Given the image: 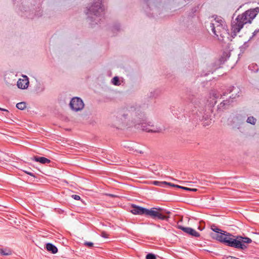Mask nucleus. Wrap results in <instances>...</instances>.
I'll return each instance as SVG.
<instances>
[{
	"instance_id": "f257e3e1",
	"label": "nucleus",
	"mask_w": 259,
	"mask_h": 259,
	"mask_svg": "<svg viewBox=\"0 0 259 259\" xmlns=\"http://www.w3.org/2000/svg\"><path fill=\"white\" fill-rule=\"evenodd\" d=\"M212 238L227 246L242 250L247 248L246 244L252 242V240L248 237L233 236L226 231H224L221 234H215L212 236Z\"/></svg>"
},
{
	"instance_id": "f03ea898",
	"label": "nucleus",
	"mask_w": 259,
	"mask_h": 259,
	"mask_svg": "<svg viewBox=\"0 0 259 259\" xmlns=\"http://www.w3.org/2000/svg\"><path fill=\"white\" fill-rule=\"evenodd\" d=\"M259 12V8L246 11L239 15L232 23V30L234 33L239 32L244 24L250 23Z\"/></svg>"
},
{
	"instance_id": "7ed1b4c3",
	"label": "nucleus",
	"mask_w": 259,
	"mask_h": 259,
	"mask_svg": "<svg viewBox=\"0 0 259 259\" xmlns=\"http://www.w3.org/2000/svg\"><path fill=\"white\" fill-rule=\"evenodd\" d=\"M211 30L213 33L218 36L222 35V32L226 30V24L223 20L220 17L214 19V22L211 25Z\"/></svg>"
},
{
	"instance_id": "20e7f679",
	"label": "nucleus",
	"mask_w": 259,
	"mask_h": 259,
	"mask_svg": "<svg viewBox=\"0 0 259 259\" xmlns=\"http://www.w3.org/2000/svg\"><path fill=\"white\" fill-rule=\"evenodd\" d=\"M162 210L161 208L153 207L150 209L146 208L145 215L150 216L153 218H156L163 220L166 219L167 217L161 213V211Z\"/></svg>"
},
{
	"instance_id": "39448f33",
	"label": "nucleus",
	"mask_w": 259,
	"mask_h": 259,
	"mask_svg": "<svg viewBox=\"0 0 259 259\" xmlns=\"http://www.w3.org/2000/svg\"><path fill=\"white\" fill-rule=\"evenodd\" d=\"M142 128L143 131L149 133H160L162 128L157 125H154L151 123H141Z\"/></svg>"
},
{
	"instance_id": "423d86ee",
	"label": "nucleus",
	"mask_w": 259,
	"mask_h": 259,
	"mask_svg": "<svg viewBox=\"0 0 259 259\" xmlns=\"http://www.w3.org/2000/svg\"><path fill=\"white\" fill-rule=\"evenodd\" d=\"M70 106L73 110L75 111H78L82 110L83 108L84 104L80 98L75 97L72 98L70 101Z\"/></svg>"
},
{
	"instance_id": "0eeeda50",
	"label": "nucleus",
	"mask_w": 259,
	"mask_h": 259,
	"mask_svg": "<svg viewBox=\"0 0 259 259\" xmlns=\"http://www.w3.org/2000/svg\"><path fill=\"white\" fill-rule=\"evenodd\" d=\"M23 78H20L17 81V87L21 89H27L29 84L28 78L26 75H23Z\"/></svg>"
},
{
	"instance_id": "6e6552de",
	"label": "nucleus",
	"mask_w": 259,
	"mask_h": 259,
	"mask_svg": "<svg viewBox=\"0 0 259 259\" xmlns=\"http://www.w3.org/2000/svg\"><path fill=\"white\" fill-rule=\"evenodd\" d=\"M146 208L138 206L136 205H132L131 212L134 214H145Z\"/></svg>"
},
{
	"instance_id": "1a4fd4ad",
	"label": "nucleus",
	"mask_w": 259,
	"mask_h": 259,
	"mask_svg": "<svg viewBox=\"0 0 259 259\" xmlns=\"http://www.w3.org/2000/svg\"><path fill=\"white\" fill-rule=\"evenodd\" d=\"M180 228L184 232L194 237H199V233L193 229L189 227H180Z\"/></svg>"
},
{
	"instance_id": "9d476101",
	"label": "nucleus",
	"mask_w": 259,
	"mask_h": 259,
	"mask_svg": "<svg viewBox=\"0 0 259 259\" xmlns=\"http://www.w3.org/2000/svg\"><path fill=\"white\" fill-rule=\"evenodd\" d=\"M33 159L42 164L49 163L51 162L50 160L44 157H34Z\"/></svg>"
},
{
	"instance_id": "9b49d317",
	"label": "nucleus",
	"mask_w": 259,
	"mask_h": 259,
	"mask_svg": "<svg viewBox=\"0 0 259 259\" xmlns=\"http://www.w3.org/2000/svg\"><path fill=\"white\" fill-rule=\"evenodd\" d=\"M46 248L48 251H51L53 253H56L58 251L57 248L51 243H47Z\"/></svg>"
},
{
	"instance_id": "f8f14e48",
	"label": "nucleus",
	"mask_w": 259,
	"mask_h": 259,
	"mask_svg": "<svg viewBox=\"0 0 259 259\" xmlns=\"http://www.w3.org/2000/svg\"><path fill=\"white\" fill-rule=\"evenodd\" d=\"M162 183H164V184H167V185H169L171 186L176 187L177 188H181V189H184V190H187V191H197L196 189L189 188H188V187L180 186H179V185H175L174 184H171L170 183H167V182H162Z\"/></svg>"
},
{
	"instance_id": "ddd939ff",
	"label": "nucleus",
	"mask_w": 259,
	"mask_h": 259,
	"mask_svg": "<svg viewBox=\"0 0 259 259\" xmlns=\"http://www.w3.org/2000/svg\"><path fill=\"white\" fill-rule=\"evenodd\" d=\"M12 252L10 250L0 249V254L2 255H9L11 254Z\"/></svg>"
},
{
	"instance_id": "4468645a",
	"label": "nucleus",
	"mask_w": 259,
	"mask_h": 259,
	"mask_svg": "<svg viewBox=\"0 0 259 259\" xmlns=\"http://www.w3.org/2000/svg\"><path fill=\"white\" fill-rule=\"evenodd\" d=\"M211 230L214 231V232L217 233V234H221L222 233H223L224 231L218 228H217L214 225H212L211 226Z\"/></svg>"
},
{
	"instance_id": "2eb2a0df",
	"label": "nucleus",
	"mask_w": 259,
	"mask_h": 259,
	"mask_svg": "<svg viewBox=\"0 0 259 259\" xmlns=\"http://www.w3.org/2000/svg\"><path fill=\"white\" fill-rule=\"evenodd\" d=\"M16 107L19 109L23 110L26 108V103L25 102H20L17 103Z\"/></svg>"
},
{
	"instance_id": "dca6fc26",
	"label": "nucleus",
	"mask_w": 259,
	"mask_h": 259,
	"mask_svg": "<svg viewBox=\"0 0 259 259\" xmlns=\"http://www.w3.org/2000/svg\"><path fill=\"white\" fill-rule=\"evenodd\" d=\"M247 121L248 123L254 124L256 122V119L253 117L251 116L248 117Z\"/></svg>"
},
{
	"instance_id": "f3484780",
	"label": "nucleus",
	"mask_w": 259,
	"mask_h": 259,
	"mask_svg": "<svg viewBox=\"0 0 259 259\" xmlns=\"http://www.w3.org/2000/svg\"><path fill=\"white\" fill-rule=\"evenodd\" d=\"M112 82L114 85H118L119 84V79H118V77H117V76L114 77L112 80Z\"/></svg>"
},
{
	"instance_id": "a211bd4d",
	"label": "nucleus",
	"mask_w": 259,
	"mask_h": 259,
	"mask_svg": "<svg viewBox=\"0 0 259 259\" xmlns=\"http://www.w3.org/2000/svg\"><path fill=\"white\" fill-rule=\"evenodd\" d=\"M146 259H156V256L152 253H149L146 255Z\"/></svg>"
},
{
	"instance_id": "6ab92c4d",
	"label": "nucleus",
	"mask_w": 259,
	"mask_h": 259,
	"mask_svg": "<svg viewBox=\"0 0 259 259\" xmlns=\"http://www.w3.org/2000/svg\"><path fill=\"white\" fill-rule=\"evenodd\" d=\"M72 197L76 200H79L80 199V197L79 195H73L72 196Z\"/></svg>"
},
{
	"instance_id": "aec40b11",
	"label": "nucleus",
	"mask_w": 259,
	"mask_h": 259,
	"mask_svg": "<svg viewBox=\"0 0 259 259\" xmlns=\"http://www.w3.org/2000/svg\"><path fill=\"white\" fill-rule=\"evenodd\" d=\"M84 245L89 247H92L93 246V243L90 242H86L84 243Z\"/></svg>"
},
{
	"instance_id": "412c9836",
	"label": "nucleus",
	"mask_w": 259,
	"mask_h": 259,
	"mask_svg": "<svg viewBox=\"0 0 259 259\" xmlns=\"http://www.w3.org/2000/svg\"><path fill=\"white\" fill-rule=\"evenodd\" d=\"M101 236H102V237H103L104 238H106L108 237V235L105 232H102Z\"/></svg>"
},
{
	"instance_id": "4be33fe9",
	"label": "nucleus",
	"mask_w": 259,
	"mask_h": 259,
	"mask_svg": "<svg viewBox=\"0 0 259 259\" xmlns=\"http://www.w3.org/2000/svg\"><path fill=\"white\" fill-rule=\"evenodd\" d=\"M24 172H25L26 174H28V175H30V176H32V177H35V176H34V175H33V173H32V172H28V171H24Z\"/></svg>"
},
{
	"instance_id": "5701e85b",
	"label": "nucleus",
	"mask_w": 259,
	"mask_h": 259,
	"mask_svg": "<svg viewBox=\"0 0 259 259\" xmlns=\"http://www.w3.org/2000/svg\"><path fill=\"white\" fill-rule=\"evenodd\" d=\"M153 183V184H154L155 185H159V184H160L161 183L159 182H158V181H154Z\"/></svg>"
},
{
	"instance_id": "b1692460",
	"label": "nucleus",
	"mask_w": 259,
	"mask_h": 259,
	"mask_svg": "<svg viewBox=\"0 0 259 259\" xmlns=\"http://www.w3.org/2000/svg\"><path fill=\"white\" fill-rule=\"evenodd\" d=\"M106 195L109 196H110V197H116V195H113V194H106Z\"/></svg>"
},
{
	"instance_id": "393cba45",
	"label": "nucleus",
	"mask_w": 259,
	"mask_h": 259,
	"mask_svg": "<svg viewBox=\"0 0 259 259\" xmlns=\"http://www.w3.org/2000/svg\"><path fill=\"white\" fill-rule=\"evenodd\" d=\"M94 7H95V6H94ZM99 7V9H100V10L102 11V8H101L99 5H97L96 6V7Z\"/></svg>"
},
{
	"instance_id": "a878e982",
	"label": "nucleus",
	"mask_w": 259,
	"mask_h": 259,
	"mask_svg": "<svg viewBox=\"0 0 259 259\" xmlns=\"http://www.w3.org/2000/svg\"><path fill=\"white\" fill-rule=\"evenodd\" d=\"M0 110L5 111H7V112H8V110H7L5 109H3V108H0Z\"/></svg>"
}]
</instances>
